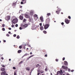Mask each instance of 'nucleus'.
<instances>
[{
	"instance_id": "1",
	"label": "nucleus",
	"mask_w": 75,
	"mask_h": 75,
	"mask_svg": "<svg viewBox=\"0 0 75 75\" xmlns=\"http://www.w3.org/2000/svg\"><path fill=\"white\" fill-rule=\"evenodd\" d=\"M18 22V19L17 18H15L13 20L12 22L13 23L15 24L17 23Z\"/></svg>"
},
{
	"instance_id": "2",
	"label": "nucleus",
	"mask_w": 75,
	"mask_h": 75,
	"mask_svg": "<svg viewBox=\"0 0 75 75\" xmlns=\"http://www.w3.org/2000/svg\"><path fill=\"white\" fill-rule=\"evenodd\" d=\"M50 26V25L49 24H46L44 26V29L45 30H46Z\"/></svg>"
},
{
	"instance_id": "3",
	"label": "nucleus",
	"mask_w": 75,
	"mask_h": 75,
	"mask_svg": "<svg viewBox=\"0 0 75 75\" xmlns=\"http://www.w3.org/2000/svg\"><path fill=\"white\" fill-rule=\"evenodd\" d=\"M6 20H9L10 19V16H7L5 18Z\"/></svg>"
},
{
	"instance_id": "4",
	"label": "nucleus",
	"mask_w": 75,
	"mask_h": 75,
	"mask_svg": "<svg viewBox=\"0 0 75 75\" xmlns=\"http://www.w3.org/2000/svg\"><path fill=\"white\" fill-rule=\"evenodd\" d=\"M62 70H61L60 71H58L57 72V74L58 75L59 74H62Z\"/></svg>"
},
{
	"instance_id": "5",
	"label": "nucleus",
	"mask_w": 75,
	"mask_h": 75,
	"mask_svg": "<svg viewBox=\"0 0 75 75\" xmlns=\"http://www.w3.org/2000/svg\"><path fill=\"white\" fill-rule=\"evenodd\" d=\"M6 71H2L1 73V75H5L6 74Z\"/></svg>"
},
{
	"instance_id": "6",
	"label": "nucleus",
	"mask_w": 75,
	"mask_h": 75,
	"mask_svg": "<svg viewBox=\"0 0 75 75\" xmlns=\"http://www.w3.org/2000/svg\"><path fill=\"white\" fill-rule=\"evenodd\" d=\"M65 22L67 24H69V20L67 19H65Z\"/></svg>"
},
{
	"instance_id": "7",
	"label": "nucleus",
	"mask_w": 75,
	"mask_h": 75,
	"mask_svg": "<svg viewBox=\"0 0 75 75\" xmlns=\"http://www.w3.org/2000/svg\"><path fill=\"white\" fill-rule=\"evenodd\" d=\"M29 21L33 23V19L32 18H29Z\"/></svg>"
},
{
	"instance_id": "8",
	"label": "nucleus",
	"mask_w": 75,
	"mask_h": 75,
	"mask_svg": "<svg viewBox=\"0 0 75 75\" xmlns=\"http://www.w3.org/2000/svg\"><path fill=\"white\" fill-rule=\"evenodd\" d=\"M33 14H34V12L33 11H30V16H33Z\"/></svg>"
},
{
	"instance_id": "9",
	"label": "nucleus",
	"mask_w": 75,
	"mask_h": 75,
	"mask_svg": "<svg viewBox=\"0 0 75 75\" xmlns=\"http://www.w3.org/2000/svg\"><path fill=\"white\" fill-rule=\"evenodd\" d=\"M50 21V19H49V18H47V19H46V22L49 23Z\"/></svg>"
},
{
	"instance_id": "10",
	"label": "nucleus",
	"mask_w": 75,
	"mask_h": 75,
	"mask_svg": "<svg viewBox=\"0 0 75 75\" xmlns=\"http://www.w3.org/2000/svg\"><path fill=\"white\" fill-rule=\"evenodd\" d=\"M62 68L64 69H67L68 68V67H65L64 66H62Z\"/></svg>"
},
{
	"instance_id": "11",
	"label": "nucleus",
	"mask_w": 75,
	"mask_h": 75,
	"mask_svg": "<svg viewBox=\"0 0 75 75\" xmlns=\"http://www.w3.org/2000/svg\"><path fill=\"white\" fill-rule=\"evenodd\" d=\"M40 20L41 22H43L44 21L42 17H40Z\"/></svg>"
},
{
	"instance_id": "12",
	"label": "nucleus",
	"mask_w": 75,
	"mask_h": 75,
	"mask_svg": "<svg viewBox=\"0 0 75 75\" xmlns=\"http://www.w3.org/2000/svg\"><path fill=\"white\" fill-rule=\"evenodd\" d=\"M19 18L21 20H22L23 19V17L21 15L19 16Z\"/></svg>"
},
{
	"instance_id": "13",
	"label": "nucleus",
	"mask_w": 75,
	"mask_h": 75,
	"mask_svg": "<svg viewBox=\"0 0 75 75\" xmlns=\"http://www.w3.org/2000/svg\"><path fill=\"white\" fill-rule=\"evenodd\" d=\"M25 16L26 18H29V16L27 14H25Z\"/></svg>"
},
{
	"instance_id": "14",
	"label": "nucleus",
	"mask_w": 75,
	"mask_h": 75,
	"mask_svg": "<svg viewBox=\"0 0 75 75\" xmlns=\"http://www.w3.org/2000/svg\"><path fill=\"white\" fill-rule=\"evenodd\" d=\"M34 56V54H32L31 55V56H30L28 58H27V59H29L30 58H31V57H33Z\"/></svg>"
},
{
	"instance_id": "15",
	"label": "nucleus",
	"mask_w": 75,
	"mask_h": 75,
	"mask_svg": "<svg viewBox=\"0 0 75 75\" xmlns=\"http://www.w3.org/2000/svg\"><path fill=\"white\" fill-rule=\"evenodd\" d=\"M1 70L2 71H4L5 70H6V69L4 67H3V68L1 69Z\"/></svg>"
},
{
	"instance_id": "16",
	"label": "nucleus",
	"mask_w": 75,
	"mask_h": 75,
	"mask_svg": "<svg viewBox=\"0 0 75 75\" xmlns=\"http://www.w3.org/2000/svg\"><path fill=\"white\" fill-rule=\"evenodd\" d=\"M44 29V28L43 27V26H41L40 27V29L41 30H43Z\"/></svg>"
},
{
	"instance_id": "17",
	"label": "nucleus",
	"mask_w": 75,
	"mask_h": 75,
	"mask_svg": "<svg viewBox=\"0 0 75 75\" xmlns=\"http://www.w3.org/2000/svg\"><path fill=\"white\" fill-rule=\"evenodd\" d=\"M28 24H24L23 26V27H24V28H26L27 27V26H28Z\"/></svg>"
},
{
	"instance_id": "18",
	"label": "nucleus",
	"mask_w": 75,
	"mask_h": 75,
	"mask_svg": "<svg viewBox=\"0 0 75 75\" xmlns=\"http://www.w3.org/2000/svg\"><path fill=\"white\" fill-rule=\"evenodd\" d=\"M64 64L66 66H67V65H68V62H67L66 61H64Z\"/></svg>"
},
{
	"instance_id": "19",
	"label": "nucleus",
	"mask_w": 75,
	"mask_h": 75,
	"mask_svg": "<svg viewBox=\"0 0 75 75\" xmlns=\"http://www.w3.org/2000/svg\"><path fill=\"white\" fill-rule=\"evenodd\" d=\"M38 72H40V73H43L44 72V71H42V70H41V71H40V70H38Z\"/></svg>"
},
{
	"instance_id": "20",
	"label": "nucleus",
	"mask_w": 75,
	"mask_h": 75,
	"mask_svg": "<svg viewBox=\"0 0 75 75\" xmlns=\"http://www.w3.org/2000/svg\"><path fill=\"white\" fill-rule=\"evenodd\" d=\"M22 51L21 50H18V54H20V53H21V52H22Z\"/></svg>"
},
{
	"instance_id": "21",
	"label": "nucleus",
	"mask_w": 75,
	"mask_h": 75,
	"mask_svg": "<svg viewBox=\"0 0 75 75\" xmlns=\"http://www.w3.org/2000/svg\"><path fill=\"white\" fill-rule=\"evenodd\" d=\"M26 70H27L28 71H30V69L29 67H26Z\"/></svg>"
},
{
	"instance_id": "22",
	"label": "nucleus",
	"mask_w": 75,
	"mask_h": 75,
	"mask_svg": "<svg viewBox=\"0 0 75 75\" xmlns=\"http://www.w3.org/2000/svg\"><path fill=\"white\" fill-rule=\"evenodd\" d=\"M22 1L24 2V4L26 3V0H22Z\"/></svg>"
},
{
	"instance_id": "23",
	"label": "nucleus",
	"mask_w": 75,
	"mask_h": 75,
	"mask_svg": "<svg viewBox=\"0 0 75 75\" xmlns=\"http://www.w3.org/2000/svg\"><path fill=\"white\" fill-rule=\"evenodd\" d=\"M34 18L37 17L38 18V16L37 15L35 14L34 16Z\"/></svg>"
},
{
	"instance_id": "24",
	"label": "nucleus",
	"mask_w": 75,
	"mask_h": 75,
	"mask_svg": "<svg viewBox=\"0 0 75 75\" xmlns=\"http://www.w3.org/2000/svg\"><path fill=\"white\" fill-rule=\"evenodd\" d=\"M39 67H41V66L39 64H37V65H36V67H39Z\"/></svg>"
},
{
	"instance_id": "25",
	"label": "nucleus",
	"mask_w": 75,
	"mask_h": 75,
	"mask_svg": "<svg viewBox=\"0 0 75 75\" xmlns=\"http://www.w3.org/2000/svg\"><path fill=\"white\" fill-rule=\"evenodd\" d=\"M51 15L50 13H48L47 14V16H50Z\"/></svg>"
},
{
	"instance_id": "26",
	"label": "nucleus",
	"mask_w": 75,
	"mask_h": 75,
	"mask_svg": "<svg viewBox=\"0 0 75 75\" xmlns=\"http://www.w3.org/2000/svg\"><path fill=\"white\" fill-rule=\"evenodd\" d=\"M43 33H44L46 34L47 33V31H46L44 30L43 31Z\"/></svg>"
},
{
	"instance_id": "27",
	"label": "nucleus",
	"mask_w": 75,
	"mask_h": 75,
	"mask_svg": "<svg viewBox=\"0 0 75 75\" xmlns=\"http://www.w3.org/2000/svg\"><path fill=\"white\" fill-rule=\"evenodd\" d=\"M29 55V54H24V56H26L27 55Z\"/></svg>"
},
{
	"instance_id": "28",
	"label": "nucleus",
	"mask_w": 75,
	"mask_h": 75,
	"mask_svg": "<svg viewBox=\"0 0 75 75\" xmlns=\"http://www.w3.org/2000/svg\"><path fill=\"white\" fill-rule=\"evenodd\" d=\"M56 13H57V14H59V11H57L56 12Z\"/></svg>"
},
{
	"instance_id": "29",
	"label": "nucleus",
	"mask_w": 75,
	"mask_h": 75,
	"mask_svg": "<svg viewBox=\"0 0 75 75\" xmlns=\"http://www.w3.org/2000/svg\"><path fill=\"white\" fill-rule=\"evenodd\" d=\"M16 38L18 39L20 38V36L19 35H18L16 37Z\"/></svg>"
},
{
	"instance_id": "30",
	"label": "nucleus",
	"mask_w": 75,
	"mask_h": 75,
	"mask_svg": "<svg viewBox=\"0 0 75 75\" xmlns=\"http://www.w3.org/2000/svg\"><path fill=\"white\" fill-rule=\"evenodd\" d=\"M23 63V61H21L19 63V64H21V63Z\"/></svg>"
},
{
	"instance_id": "31",
	"label": "nucleus",
	"mask_w": 75,
	"mask_h": 75,
	"mask_svg": "<svg viewBox=\"0 0 75 75\" xmlns=\"http://www.w3.org/2000/svg\"><path fill=\"white\" fill-rule=\"evenodd\" d=\"M19 48L20 49H21L22 48V46H19Z\"/></svg>"
},
{
	"instance_id": "32",
	"label": "nucleus",
	"mask_w": 75,
	"mask_h": 75,
	"mask_svg": "<svg viewBox=\"0 0 75 75\" xmlns=\"http://www.w3.org/2000/svg\"><path fill=\"white\" fill-rule=\"evenodd\" d=\"M21 4H24V1H22V2H21Z\"/></svg>"
},
{
	"instance_id": "33",
	"label": "nucleus",
	"mask_w": 75,
	"mask_h": 75,
	"mask_svg": "<svg viewBox=\"0 0 75 75\" xmlns=\"http://www.w3.org/2000/svg\"><path fill=\"white\" fill-rule=\"evenodd\" d=\"M16 5V3L15 2V3H13V6H15Z\"/></svg>"
},
{
	"instance_id": "34",
	"label": "nucleus",
	"mask_w": 75,
	"mask_h": 75,
	"mask_svg": "<svg viewBox=\"0 0 75 75\" xmlns=\"http://www.w3.org/2000/svg\"><path fill=\"white\" fill-rule=\"evenodd\" d=\"M57 11H59V12H60V9L59 8H57Z\"/></svg>"
},
{
	"instance_id": "35",
	"label": "nucleus",
	"mask_w": 75,
	"mask_h": 75,
	"mask_svg": "<svg viewBox=\"0 0 75 75\" xmlns=\"http://www.w3.org/2000/svg\"><path fill=\"white\" fill-rule=\"evenodd\" d=\"M2 30L3 31H4L5 30V29L4 28H2Z\"/></svg>"
},
{
	"instance_id": "36",
	"label": "nucleus",
	"mask_w": 75,
	"mask_h": 75,
	"mask_svg": "<svg viewBox=\"0 0 75 75\" xmlns=\"http://www.w3.org/2000/svg\"><path fill=\"white\" fill-rule=\"evenodd\" d=\"M55 61H56V62H58V59H55Z\"/></svg>"
},
{
	"instance_id": "37",
	"label": "nucleus",
	"mask_w": 75,
	"mask_h": 75,
	"mask_svg": "<svg viewBox=\"0 0 75 75\" xmlns=\"http://www.w3.org/2000/svg\"><path fill=\"white\" fill-rule=\"evenodd\" d=\"M6 36H7V37H9L10 35L8 34H7L6 35Z\"/></svg>"
},
{
	"instance_id": "38",
	"label": "nucleus",
	"mask_w": 75,
	"mask_h": 75,
	"mask_svg": "<svg viewBox=\"0 0 75 75\" xmlns=\"http://www.w3.org/2000/svg\"><path fill=\"white\" fill-rule=\"evenodd\" d=\"M68 18L69 19H71V17H70V16H69L68 17Z\"/></svg>"
},
{
	"instance_id": "39",
	"label": "nucleus",
	"mask_w": 75,
	"mask_h": 75,
	"mask_svg": "<svg viewBox=\"0 0 75 75\" xmlns=\"http://www.w3.org/2000/svg\"><path fill=\"white\" fill-rule=\"evenodd\" d=\"M26 21V19H24V20H23V22H25Z\"/></svg>"
},
{
	"instance_id": "40",
	"label": "nucleus",
	"mask_w": 75,
	"mask_h": 75,
	"mask_svg": "<svg viewBox=\"0 0 75 75\" xmlns=\"http://www.w3.org/2000/svg\"><path fill=\"white\" fill-rule=\"evenodd\" d=\"M13 69H16V68L15 67H13Z\"/></svg>"
},
{
	"instance_id": "41",
	"label": "nucleus",
	"mask_w": 75,
	"mask_h": 75,
	"mask_svg": "<svg viewBox=\"0 0 75 75\" xmlns=\"http://www.w3.org/2000/svg\"><path fill=\"white\" fill-rule=\"evenodd\" d=\"M39 25H40V26H42V23H39Z\"/></svg>"
},
{
	"instance_id": "42",
	"label": "nucleus",
	"mask_w": 75,
	"mask_h": 75,
	"mask_svg": "<svg viewBox=\"0 0 75 75\" xmlns=\"http://www.w3.org/2000/svg\"><path fill=\"white\" fill-rule=\"evenodd\" d=\"M2 27H5V24H2Z\"/></svg>"
},
{
	"instance_id": "43",
	"label": "nucleus",
	"mask_w": 75,
	"mask_h": 75,
	"mask_svg": "<svg viewBox=\"0 0 75 75\" xmlns=\"http://www.w3.org/2000/svg\"><path fill=\"white\" fill-rule=\"evenodd\" d=\"M15 26L16 27H17L18 26V24H16Z\"/></svg>"
},
{
	"instance_id": "44",
	"label": "nucleus",
	"mask_w": 75,
	"mask_h": 75,
	"mask_svg": "<svg viewBox=\"0 0 75 75\" xmlns=\"http://www.w3.org/2000/svg\"><path fill=\"white\" fill-rule=\"evenodd\" d=\"M16 35L15 34H14V35H13V37H16Z\"/></svg>"
},
{
	"instance_id": "45",
	"label": "nucleus",
	"mask_w": 75,
	"mask_h": 75,
	"mask_svg": "<svg viewBox=\"0 0 75 75\" xmlns=\"http://www.w3.org/2000/svg\"><path fill=\"white\" fill-rule=\"evenodd\" d=\"M68 71H69V72L70 71V69H68Z\"/></svg>"
},
{
	"instance_id": "46",
	"label": "nucleus",
	"mask_w": 75,
	"mask_h": 75,
	"mask_svg": "<svg viewBox=\"0 0 75 75\" xmlns=\"http://www.w3.org/2000/svg\"><path fill=\"white\" fill-rule=\"evenodd\" d=\"M23 46H24L23 47V48L24 49H25L26 48L25 47V46L24 45H23Z\"/></svg>"
},
{
	"instance_id": "47",
	"label": "nucleus",
	"mask_w": 75,
	"mask_h": 75,
	"mask_svg": "<svg viewBox=\"0 0 75 75\" xmlns=\"http://www.w3.org/2000/svg\"><path fill=\"white\" fill-rule=\"evenodd\" d=\"M14 75H16V71H15V72L14 73Z\"/></svg>"
},
{
	"instance_id": "48",
	"label": "nucleus",
	"mask_w": 75,
	"mask_h": 75,
	"mask_svg": "<svg viewBox=\"0 0 75 75\" xmlns=\"http://www.w3.org/2000/svg\"><path fill=\"white\" fill-rule=\"evenodd\" d=\"M65 58L63 57L62 59L64 61V60H65Z\"/></svg>"
},
{
	"instance_id": "49",
	"label": "nucleus",
	"mask_w": 75,
	"mask_h": 75,
	"mask_svg": "<svg viewBox=\"0 0 75 75\" xmlns=\"http://www.w3.org/2000/svg\"><path fill=\"white\" fill-rule=\"evenodd\" d=\"M74 70H71V72H74Z\"/></svg>"
},
{
	"instance_id": "50",
	"label": "nucleus",
	"mask_w": 75,
	"mask_h": 75,
	"mask_svg": "<svg viewBox=\"0 0 75 75\" xmlns=\"http://www.w3.org/2000/svg\"><path fill=\"white\" fill-rule=\"evenodd\" d=\"M1 66H2V67H5V66L4 65H2Z\"/></svg>"
},
{
	"instance_id": "51",
	"label": "nucleus",
	"mask_w": 75,
	"mask_h": 75,
	"mask_svg": "<svg viewBox=\"0 0 75 75\" xmlns=\"http://www.w3.org/2000/svg\"><path fill=\"white\" fill-rule=\"evenodd\" d=\"M19 29L20 30H22V28L21 27H20Z\"/></svg>"
},
{
	"instance_id": "52",
	"label": "nucleus",
	"mask_w": 75,
	"mask_h": 75,
	"mask_svg": "<svg viewBox=\"0 0 75 75\" xmlns=\"http://www.w3.org/2000/svg\"><path fill=\"white\" fill-rule=\"evenodd\" d=\"M61 24L62 25H64V23L63 22H62V23H61Z\"/></svg>"
},
{
	"instance_id": "53",
	"label": "nucleus",
	"mask_w": 75,
	"mask_h": 75,
	"mask_svg": "<svg viewBox=\"0 0 75 75\" xmlns=\"http://www.w3.org/2000/svg\"><path fill=\"white\" fill-rule=\"evenodd\" d=\"M47 54H46L45 55V57H47Z\"/></svg>"
},
{
	"instance_id": "54",
	"label": "nucleus",
	"mask_w": 75,
	"mask_h": 75,
	"mask_svg": "<svg viewBox=\"0 0 75 75\" xmlns=\"http://www.w3.org/2000/svg\"><path fill=\"white\" fill-rule=\"evenodd\" d=\"M11 27H12V28H13V27H14V25H11Z\"/></svg>"
},
{
	"instance_id": "55",
	"label": "nucleus",
	"mask_w": 75,
	"mask_h": 75,
	"mask_svg": "<svg viewBox=\"0 0 75 75\" xmlns=\"http://www.w3.org/2000/svg\"><path fill=\"white\" fill-rule=\"evenodd\" d=\"M43 52H46V51L45 50H43Z\"/></svg>"
},
{
	"instance_id": "56",
	"label": "nucleus",
	"mask_w": 75,
	"mask_h": 75,
	"mask_svg": "<svg viewBox=\"0 0 75 75\" xmlns=\"http://www.w3.org/2000/svg\"><path fill=\"white\" fill-rule=\"evenodd\" d=\"M40 73H38V72L37 75H40Z\"/></svg>"
},
{
	"instance_id": "57",
	"label": "nucleus",
	"mask_w": 75,
	"mask_h": 75,
	"mask_svg": "<svg viewBox=\"0 0 75 75\" xmlns=\"http://www.w3.org/2000/svg\"><path fill=\"white\" fill-rule=\"evenodd\" d=\"M8 29H9V30H11V28H8Z\"/></svg>"
},
{
	"instance_id": "58",
	"label": "nucleus",
	"mask_w": 75,
	"mask_h": 75,
	"mask_svg": "<svg viewBox=\"0 0 75 75\" xmlns=\"http://www.w3.org/2000/svg\"><path fill=\"white\" fill-rule=\"evenodd\" d=\"M1 59L2 60H3V59H4V58L3 57H2L1 58Z\"/></svg>"
},
{
	"instance_id": "59",
	"label": "nucleus",
	"mask_w": 75,
	"mask_h": 75,
	"mask_svg": "<svg viewBox=\"0 0 75 75\" xmlns=\"http://www.w3.org/2000/svg\"><path fill=\"white\" fill-rule=\"evenodd\" d=\"M45 71H47V69L46 68V69H45Z\"/></svg>"
},
{
	"instance_id": "60",
	"label": "nucleus",
	"mask_w": 75,
	"mask_h": 75,
	"mask_svg": "<svg viewBox=\"0 0 75 75\" xmlns=\"http://www.w3.org/2000/svg\"><path fill=\"white\" fill-rule=\"evenodd\" d=\"M8 33L9 34H10L11 33V32H10V31H9V32H8Z\"/></svg>"
},
{
	"instance_id": "61",
	"label": "nucleus",
	"mask_w": 75,
	"mask_h": 75,
	"mask_svg": "<svg viewBox=\"0 0 75 75\" xmlns=\"http://www.w3.org/2000/svg\"><path fill=\"white\" fill-rule=\"evenodd\" d=\"M6 42V40H4V42Z\"/></svg>"
},
{
	"instance_id": "62",
	"label": "nucleus",
	"mask_w": 75,
	"mask_h": 75,
	"mask_svg": "<svg viewBox=\"0 0 75 75\" xmlns=\"http://www.w3.org/2000/svg\"><path fill=\"white\" fill-rule=\"evenodd\" d=\"M32 52H31L30 53V55H32Z\"/></svg>"
},
{
	"instance_id": "63",
	"label": "nucleus",
	"mask_w": 75,
	"mask_h": 75,
	"mask_svg": "<svg viewBox=\"0 0 75 75\" xmlns=\"http://www.w3.org/2000/svg\"><path fill=\"white\" fill-rule=\"evenodd\" d=\"M22 7L23 6H20V8H22Z\"/></svg>"
},
{
	"instance_id": "64",
	"label": "nucleus",
	"mask_w": 75,
	"mask_h": 75,
	"mask_svg": "<svg viewBox=\"0 0 75 75\" xmlns=\"http://www.w3.org/2000/svg\"><path fill=\"white\" fill-rule=\"evenodd\" d=\"M42 75H45L44 74H42Z\"/></svg>"
}]
</instances>
